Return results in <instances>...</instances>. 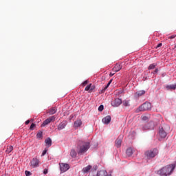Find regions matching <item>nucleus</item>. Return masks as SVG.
I'll list each match as a JSON object with an SVG mask.
<instances>
[{
	"mask_svg": "<svg viewBox=\"0 0 176 176\" xmlns=\"http://www.w3.org/2000/svg\"><path fill=\"white\" fill-rule=\"evenodd\" d=\"M123 105L124 107H130V100H124Z\"/></svg>",
	"mask_w": 176,
	"mask_h": 176,
	"instance_id": "nucleus-25",
	"label": "nucleus"
},
{
	"mask_svg": "<svg viewBox=\"0 0 176 176\" xmlns=\"http://www.w3.org/2000/svg\"><path fill=\"white\" fill-rule=\"evenodd\" d=\"M65 126H67V122L65 121L62 122L58 126V130H63L65 129Z\"/></svg>",
	"mask_w": 176,
	"mask_h": 176,
	"instance_id": "nucleus-16",
	"label": "nucleus"
},
{
	"mask_svg": "<svg viewBox=\"0 0 176 176\" xmlns=\"http://www.w3.org/2000/svg\"><path fill=\"white\" fill-rule=\"evenodd\" d=\"M151 109L152 104L148 102H145L136 109V112H145L146 111H151Z\"/></svg>",
	"mask_w": 176,
	"mask_h": 176,
	"instance_id": "nucleus-3",
	"label": "nucleus"
},
{
	"mask_svg": "<svg viewBox=\"0 0 176 176\" xmlns=\"http://www.w3.org/2000/svg\"><path fill=\"white\" fill-rule=\"evenodd\" d=\"M144 94H145V91H139L135 94L134 97L135 98H138V97H141V96H144Z\"/></svg>",
	"mask_w": 176,
	"mask_h": 176,
	"instance_id": "nucleus-15",
	"label": "nucleus"
},
{
	"mask_svg": "<svg viewBox=\"0 0 176 176\" xmlns=\"http://www.w3.org/2000/svg\"><path fill=\"white\" fill-rule=\"evenodd\" d=\"M161 46H162V43H159L157 46H156V49H157L158 47H161Z\"/></svg>",
	"mask_w": 176,
	"mask_h": 176,
	"instance_id": "nucleus-39",
	"label": "nucleus"
},
{
	"mask_svg": "<svg viewBox=\"0 0 176 176\" xmlns=\"http://www.w3.org/2000/svg\"><path fill=\"white\" fill-rule=\"evenodd\" d=\"M122 69V65L116 63V65L113 68V72H119Z\"/></svg>",
	"mask_w": 176,
	"mask_h": 176,
	"instance_id": "nucleus-12",
	"label": "nucleus"
},
{
	"mask_svg": "<svg viewBox=\"0 0 176 176\" xmlns=\"http://www.w3.org/2000/svg\"><path fill=\"white\" fill-rule=\"evenodd\" d=\"M98 111H99V112H102V111H104V105L101 104V105L98 107Z\"/></svg>",
	"mask_w": 176,
	"mask_h": 176,
	"instance_id": "nucleus-27",
	"label": "nucleus"
},
{
	"mask_svg": "<svg viewBox=\"0 0 176 176\" xmlns=\"http://www.w3.org/2000/svg\"><path fill=\"white\" fill-rule=\"evenodd\" d=\"M174 168H175V164H172L170 165H167L164 167H163L161 170L157 171V174H159L160 175H170L171 174V173H173V171H174Z\"/></svg>",
	"mask_w": 176,
	"mask_h": 176,
	"instance_id": "nucleus-1",
	"label": "nucleus"
},
{
	"mask_svg": "<svg viewBox=\"0 0 176 176\" xmlns=\"http://www.w3.org/2000/svg\"><path fill=\"white\" fill-rule=\"evenodd\" d=\"M142 130H149V128H148V126H144L142 127Z\"/></svg>",
	"mask_w": 176,
	"mask_h": 176,
	"instance_id": "nucleus-37",
	"label": "nucleus"
},
{
	"mask_svg": "<svg viewBox=\"0 0 176 176\" xmlns=\"http://www.w3.org/2000/svg\"><path fill=\"white\" fill-rule=\"evenodd\" d=\"M60 168L61 173H65L69 170V165L68 164L62 163L60 164Z\"/></svg>",
	"mask_w": 176,
	"mask_h": 176,
	"instance_id": "nucleus-7",
	"label": "nucleus"
},
{
	"mask_svg": "<svg viewBox=\"0 0 176 176\" xmlns=\"http://www.w3.org/2000/svg\"><path fill=\"white\" fill-rule=\"evenodd\" d=\"M108 83H109V84L111 85V82H110L109 81V82H108Z\"/></svg>",
	"mask_w": 176,
	"mask_h": 176,
	"instance_id": "nucleus-44",
	"label": "nucleus"
},
{
	"mask_svg": "<svg viewBox=\"0 0 176 176\" xmlns=\"http://www.w3.org/2000/svg\"><path fill=\"white\" fill-rule=\"evenodd\" d=\"M30 166L32 167H39V160L36 157L33 158L30 162Z\"/></svg>",
	"mask_w": 176,
	"mask_h": 176,
	"instance_id": "nucleus-9",
	"label": "nucleus"
},
{
	"mask_svg": "<svg viewBox=\"0 0 176 176\" xmlns=\"http://www.w3.org/2000/svg\"><path fill=\"white\" fill-rule=\"evenodd\" d=\"M36 124L32 123L30 127V130H34V128L35 127Z\"/></svg>",
	"mask_w": 176,
	"mask_h": 176,
	"instance_id": "nucleus-30",
	"label": "nucleus"
},
{
	"mask_svg": "<svg viewBox=\"0 0 176 176\" xmlns=\"http://www.w3.org/2000/svg\"><path fill=\"white\" fill-rule=\"evenodd\" d=\"M25 174L26 176H30V175H31V172H30L28 170H25Z\"/></svg>",
	"mask_w": 176,
	"mask_h": 176,
	"instance_id": "nucleus-31",
	"label": "nucleus"
},
{
	"mask_svg": "<svg viewBox=\"0 0 176 176\" xmlns=\"http://www.w3.org/2000/svg\"><path fill=\"white\" fill-rule=\"evenodd\" d=\"M122 140H123V136L119 135V137L116 139L115 142V146H116V148H120V146H122Z\"/></svg>",
	"mask_w": 176,
	"mask_h": 176,
	"instance_id": "nucleus-10",
	"label": "nucleus"
},
{
	"mask_svg": "<svg viewBox=\"0 0 176 176\" xmlns=\"http://www.w3.org/2000/svg\"><path fill=\"white\" fill-rule=\"evenodd\" d=\"M90 86H91V87H90V93H91V91H93V90H94V89H96V86H94V85H93L91 84H90Z\"/></svg>",
	"mask_w": 176,
	"mask_h": 176,
	"instance_id": "nucleus-28",
	"label": "nucleus"
},
{
	"mask_svg": "<svg viewBox=\"0 0 176 176\" xmlns=\"http://www.w3.org/2000/svg\"><path fill=\"white\" fill-rule=\"evenodd\" d=\"M56 112H57V108L53 107L50 109L48 113H50V115H54V113H56Z\"/></svg>",
	"mask_w": 176,
	"mask_h": 176,
	"instance_id": "nucleus-21",
	"label": "nucleus"
},
{
	"mask_svg": "<svg viewBox=\"0 0 176 176\" xmlns=\"http://www.w3.org/2000/svg\"><path fill=\"white\" fill-rule=\"evenodd\" d=\"M90 148L89 142H82L81 145L79 146L78 155H83L85 152H87Z\"/></svg>",
	"mask_w": 176,
	"mask_h": 176,
	"instance_id": "nucleus-5",
	"label": "nucleus"
},
{
	"mask_svg": "<svg viewBox=\"0 0 176 176\" xmlns=\"http://www.w3.org/2000/svg\"><path fill=\"white\" fill-rule=\"evenodd\" d=\"M168 131H170V126L167 124L160 126L158 131L159 140L160 141V138H166L167 134H168Z\"/></svg>",
	"mask_w": 176,
	"mask_h": 176,
	"instance_id": "nucleus-2",
	"label": "nucleus"
},
{
	"mask_svg": "<svg viewBox=\"0 0 176 176\" xmlns=\"http://www.w3.org/2000/svg\"><path fill=\"white\" fill-rule=\"evenodd\" d=\"M156 65H157V64H156V63L151 64L148 66V69H155V67H156Z\"/></svg>",
	"mask_w": 176,
	"mask_h": 176,
	"instance_id": "nucleus-26",
	"label": "nucleus"
},
{
	"mask_svg": "<svg viewBox=\"0 0 176 176\" xmlns=\"http://www.w3.org/2000/svg\"><path fill=\"white\" fill-rule=\"evenodd\" d=\"M113 80V79H111L109 82H110V83H112Z\"/></svg>",
	"mask_w": 176,
	"mask_h": 176,
	"instance_id": "nucleus-43",
	"label": "nucleus"
},
{
	"mask_svg": "<svg viewBox=\"0 0 176 176\" xmlns=\"http://www.w3.org/2000/svg\"><path fill=\"white\" fill-rule=\"evenodd\" d=\"M176 37V35L175 34H173V35H172V36H170L169 37H168V38L169 39H174V38H175Z\"/></svg>",
	"mask_w": 176,
	"mask_h": 176,
	"instance_id": "nucleus-33",
	"label": "nucleus"
},
{
	"mask_svg": "<svg viewBox=\"0 0 176 176\" xmlns=\"http://www.w3.org/2000/svg\"><path fill=\"white\" fill-rule=\"evenodd\" d=\"M97 176H112V175H108V173H107V170H102L98 172Z\"/></svg>",
	"mask_w": 176,
	"mask_h": 176,
	"instance_id": "nucleus-13",
	"label": "nucleus"
},
{
	"mask_svg": "<svg viewBox=\"0 0 176 176\" xmlns=\"http://www.w3.org/2000/svg\"><path fill=\"white\" fill-rule=\"evenodd\" d=\"M45 142L48 147L52 146V139L50 138L45 139Z\"/></svg>",
	"mask_w": 176,
	"mask_h": 176,
	"instance_id": "nucleus-20",
	"label": "nucleus"
},
{
	"mask_svg": "<svg viewBox=\"0 0 176 176\" xmlns=\"http://www.w3.org/2000/svg\"><path fill=\"white\" fill-rule=\"evenodd\" d=\"M74 126L75 129H78V127H80V126H82V120H76L74 122Z\"/></svg>",
	"mask_w": 176,
	"mask_h": 176,
	"instance_id": "nucleus-17",
	"label": "nucleus"
},
{
	"mask_svg": "<svg viewBox=\"0 0 176 176\" xmlns=\"http://www.w3.org/2000/svg\"><path fill=\"white\" fill-rule=\"evenodd\" d=\"M165 89H166V90H175L176 89V85H166L165 86Z\"/></svg>",
	"mask_w": 176,
	"mask_h": 176,
	"instance_id": "nucleus-19",
	"label": "nucleus"
},
{
	"mask_svg": "<svg viewBox=\"0 0 176 176\" xmlns=\"http://www.w3.org/2000/svg\"><path fill=\"white\" fill-rule=\"evenodd\" d=\"M126 155L130 157V156H133V153H134V149L133 148L129 147L126 149Z\"/></svg>",
	"mask_w": 176,
	"mask_h": 176,
	"instance_id": "nucleus-14",
	"label": "nucleus"
},
{
	"mask_svg": "<svg viewBox=\"0 0 176 176\" xmlns=\"http://www.w3.org/2000/svg\"><path fill=\"white\" fill-rule=\"evenodd\" d=\"M111 116H107L102 119V122L104 124H109L111 123Z\"/></svg>",
	"mask_w": 176,
	"mask_h": 176,
	"instance_id": "nucleus-11",
	"label": "nucleus"
},
{
	"mask_svg": "<svg viewBox=\"0 0 176 176\" xmlns=\"http://www.w3.org/2000/svg\"><path fill=\"white\" fill-rule=\"evenodd\" d=\"M70 156H72V157H76V151L72 149L70 152Z\"/></svg>",
	"mask_w": 176,
	"mask_h": 176,
	"instance_id": "nucleus-24",
	"label": "nucleus"
},
{
	"mask_svg": "<svg viewBox=\"0 0 176 176\" xmlns=\"http://www.w3.org/2000/svg\"><path fill=\"white\" fill-rule=\"evenodd\" d=\"M158 154L159 150L156 148L148 150L144 153L145 157L147 159H153Z\"/></svg>",
	"mask_w": 176,
	"mask_h": 176,
	"instance_id": "nucleus-4",
	"label": "nucleus"
},
{
	"mask_svg": "<svg viewBox=\"0 0 176 176\" xmlns=\"http://www.w3.org/2000/svg\"><path fill=\"white\" fill-rule=\"evenodd\" d=\"M142 120H144V122H146V120H148V117H146V116H143V117L142 118Z\"/></svg>",
	"mask_w": 176,
	"mask_h": 176,
	"instance_id": "nucleus-32",
	"label": "nucleus"
},
{
	"mask_svg": "<svg viewBox=\"0 0 176 176\" xmlns=\"http://www.w3.org/2000/svg\"><path fill=\"white\" fill-rule=\"evenodd\" d=\"M157 72H159V69H155V71H154V73H155V74H157Z\"/></svg>",
	"mask_w": 176,
	"mask_h": 176,
	"instance_id": "nucleus-41",
	"label": "nucleus"
},
{
	"mask_svg": "<svg viewBox=\"0 0 176 176\" xmlns=\"http://www.w3.org/2000/svg\"><path fill=\"white\" fill-rule=\"evenodd\" d=\"M54 120H56V116H52L48 118L45 121H43V122L42 124L43 127H44V126H47V124H49V123H50L52 122H54Z\"/></svg>",
	"mask_w": 176,
	"mask_h": 176,
	"instance_id": "nucleus-6",
	"label": "nucleus"
},
{
	"mask_svg": "<svg viewBox=\"0 0 176 176\" xmlns=\"http://www.w3.org/2000/svg\"><path fill=\"white\" fill-rule=\"evenodd\" d=\"M115 75V72H113V73H110V74H109V76L110 77H112L113 76H114Z\"/></svg>",
	"mask_w": 176,
	"mask_h": 176,
	"instance_id": "nucleus-40",
	"label": "nucleus"
},
{
	"mask_svg": "<svg viewBox=\"0 0 176 176\" xmlns=\"http://www.w3.org/2000/svg\"><path fill=\"white\" fill-rule=\"evenodd\" d=\"M47 173H48L47 168H45L43 170V174H45V175H46V174H47Z\"/></svg>",
	"mask_w": 176,
	"mask_h": 176,
	"instance_id": "nucleus-36",
	"label": "nucleus"
},
{
	"mask_svg": "<svg viewBox=\"0 0 176 176\" xmlns=\"http://www.w3.org/2000/svg\"><path fill=\"white\" fill-rule=\"evenodd\" d=\"M87 83H89L88 80H85L82 82V86H85L86 85H87Z\"/></svg>",
	"mask_w": 176,
	"mask_h": 176,
	"instance_id": "nucleus-35",
	"label": "nucleus"
},
{
	"mask_svg": "<svg viewBox=\"0 0 176 176\" xmlns=\"http://www.w3.org/2000/svg\"><path fill=\"white\" fill-rule=\"evenodd\" d=\"M90 87H91V85L90 84L89 85H87L86 87H85V91H89V93H90Z\"/></svg>",
	"mask_w": 176,
	"mask_h": 176,
	"instance_id": "nucleus-29",
	"label": "nucleus"
},
{
	"mask_svg": "<svg viewBox=\"0 0 176 176\" xmlns=\"http://www.w3.org/2000/svg\"><path fill=\"white\" fill-rule=\"evenodd\" d=\"M111 84L110 83H107V86L104 87V90H107V89H108V87H109V85H110Z\"/></svg>",
	"mask_w": 176,
	"mask_h": 176,
	"instance_id": "nucleus-38",
	"label": "nucleus"
},
{
	"mask_svg": "<svg viewBox=\"0 0 176 176\" xmlns=\"http://www.w3.org/2000/svg\"><path fill=\"white\" fill-rule=\"evenodd\" d=\"M36 137H37V138H38V140H42V138H43V132L38 131L36 134Z\"/></svg>",
	"mask_w": 176,
	"mask_h": 176,
	"instance_id": "nucleus-22",
	"label": "nucleus"
},
{
	"mask_svg": "<svg viewBox=\"0 0 176 176\" xmlns=\"http://www.w3.org/2000/svg\"><path fill=\"white\" fill-rule=\"evenodd\" d=\"M12 151H13V146H8L6 152V153H10Z\"/></svg>",
	"mask_w": 176,
	"mask_h": 176,
	"instance_id": "nucleus-23",
	"label": "nucleus"
},
{
	"mask_svg": "<svg viewBox=\"0 0 176 176\" xmlns=\"http://www.w3.org/2000/svg\"><path fill=\"white\" fill-rule=\"evenodd\" d=\"M25 124H30V120L25 121Z\"/></svg>",
	"mask_w": 176,
	"mask_h": 176,
	"instance_id": "nucleus-42",
	"label": "nucleus"
},
{
	"mask_svg": "<svg viewBox=\"0 0 176 176\" xmlns=\"http://www.w3.org/2000/svg\"><path fill=\"white\" fill-rule=\"evenodd\" d=\"M47 152V150H44L42 153L41 156H45V155H46V153Z\"/></svg>",
	"mask_w": 176,
	"mask_h": 176,
	"instance_id": "nucleus-34",
	"label": "nucleus"
},
{
	"mask_svg": "<svg viewBox=\"0 0 176 176\" xmlns=\"http://www.w3.org/2000/svg\"><path fill=\"white\" fill-rule=\"evenodd\" d=\"M112 107H118L122 104V99L120 98H116L113 101L111 102Z\"/></svg>",
	"mask_w": 176,
	"mask_h": 176,
	"instance_id": "nucleus-8",
	"label": "nucleus"
},
{
	"mask_svg": "<svg viewBox=\"0 0 176 176\" xmlns=\"http://www.w3.org/2000/svg\"><path fill=\"white\" fill-rule=\"evenodd\" d=\"M91 167L92 166L91 165H88L87 166L83 168L82 173H84V174L89 173V171H90V170H91Z\"/></svg>",
	"mask_w": 176,
	"mask_h": 176,
	"instance_id": "nucleus-18",
	"label": "nucleus"
}]
</instances>
